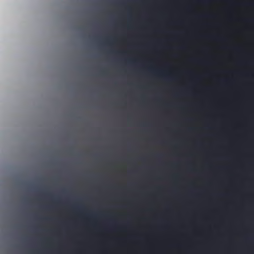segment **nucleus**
<instances>
[{"instance_id": "1", "label": "nucleus", "mask_w": 254, "mask_h": 254, "mask_svg": "<svg viewBox=\"0 0 254 254\" xmlns=\"http://www.w3.org/2000/svg\"><path fill=\"white\" fill-rule=\"evenodd\" d=\"M155 254H159V191H155Z\"/></svg>"}, {"instance_id": "2", "label": "nucleus", "mask_w": 254, "mask_h": 254, "mask_svg": "<svg viewBox=\"0 0 254 254\" xmlns=\"http://www.w3.org/2000/svg\"><path fill=\"white\" fill-rule=\"evenodd\" d=\"M168 79L170 81H173L174 80V78L173 76H170L169 77H168Z\"/></svg>"}, {"instance_id": "3", "label": "nucleus", "mask_w": 254, "mask_h": 254, "mask_svg": "<svg viewBox=\"0 0 254 254\" xmlns=\"http://www.w3.org/2000/svg\"><path fill=\"white\" fill-rule=\"evenodd\" d=\"M161 16V11H160V17ZM161 47V40L160 39V48ZM160 77H161V68H160Z\"/></svg>"}, {"instance_id": "4", "label": "nucleus", "mask_w": 254, "mask_h": 254, "mask_svg": "<svg viewBox=\"0 0 254 254\" xmlns=\"http://www.w3.org/2000/svg\"><path fill=\"white\" fill-rule=\"evenodd\" d=\"M141 125L142 127H146L147 126V124L146 123H143L141 124Z\"/></svg>"}, {"instance_id": "5", "label": "nucleus", "mask_w": 254, "mask_h": 254, "mask_svg": "<svg viewBox=\"0 0 254 254\" xmlns=\"http://www.w3.org/2000/svg\"><path fill=\"white\" fill-rule=\"evenodd\" d=\"M159 188H160V190H161V186H160L159 187ZM160 254H161V251H160Z\"/></svg>"}, {"instance_id": "6", "label": "nucleus", "mask_w": 254, "mask_h": 254, "mask_svg": "<svg viewBox=\"0 0 254 254\" xmlns=\"http://www.w3.org/2000/svg\"><path fill=\"white\" fill-rule=\"evenodd\" d=\"M102 73H103V74H105V71H103V72H102Z\"/></svg>"}, {"instance_id": "7", "label": "nucleus", "mask_w": 254, "mask_h": 254, "mask_svg": "<svg viewBox=\"0 0 254 254\" xmlns=\"http://www.w3.org/2000/svg\"><path fill=\"white\" fill-rule=\"evenodd\" d=\"M144 70H147V69H146L145 68H144Z\"/></svg>"}, {"instance_id": "8", "label": "nucleus", "mask_w": 254, "mask_h": 254, "mask_svg": "<svg viewBox=\"0 0 254 254\" xmlns=\"http://www.w3.org/2000/svg\"><path fill=\"white\" fill-rule=\"evenodd\" d=\"M159 155H160V157H161V153H160L159 154Z\"/></svg>"}, {"instance_id": "9", "label": "nucleus", "mask_w": 254, "mask_h": 254, "mask_svg": "<svg viewBox=\"0 0 254 254\" xmlns=\"http://www.w3.org/2000/svg\"><path fill=\"white\" fill-rule=\"evenodd\" d=\"M159 100H160V102L161 101V98H159Z\"/></svg>"}]
</instances>
